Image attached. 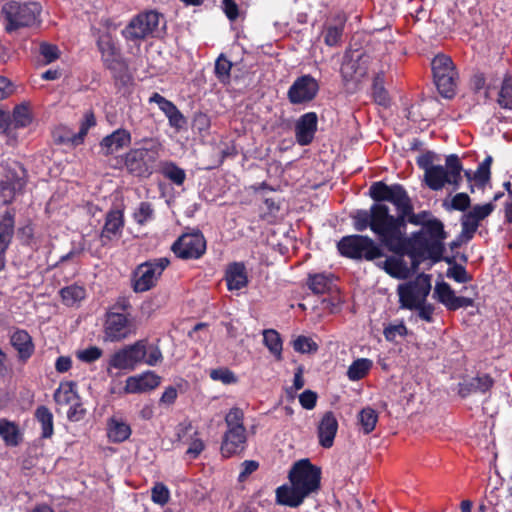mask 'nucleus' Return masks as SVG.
I'll return each mask as SVG.
<instances>
[{
  "label": "nucleus",
  "instance_id": "1",
  "mask_svg": "<svg viewBox=\"0 0 512 512\" xmlns=\"http://www.w3.org/2000/svg\"><path fill=\"white\" fill-rule=\"evenodd\" d=\"M406 216L398 213L396 216L390 214L386 204H373L370 207V214L364 213V217L357 216L356 228L363 230L367 226L377 236L378 240L389 251L398 255H405L407 251Z\"/></svg>",
  "mask_w": 512,
  "mask_h": 512
},
{
  "label": "nucleus",
  "instance_id": "2",
  "mask_svg": "<svg viewBox=\"0 0 512 512\" xmlns=\"http://www.w3.org/2000/svg\"><path fill=\"white\" fill-rule=\"evenodd\" d=\"M446 238L444 224L435 217L425 223L419 231L414 232L406 242V255L411 259L412 268L417 269L425 260H431L432 263L440 262L445 251Z\"/></svg>",
  "mask_w": 512,
  "mask_h": 512
},
{
  "label": "nucleus",
  "instance_id": "3",
  "mask_svg": "<svg viewBox=\"0 0 512 512\" xmlns=\"http://www.w3.org/2000/svg\"><path fill=\"white\" fill-rule=\"evenodd\" d=\"M291 486H281L276 490L277 501L289 507H298L304 499L320 488L321 469L309 459L294 463L290 472Z\"/></svg>",
  "mask_w": 512,
  "mask_h": 512
},
{
  "label": "nucleus",
  "instance_id": "4",
  "mask_svg": "<svg viewBox=\"0 0 512 512\" xmlns=\"http://www.w3.org/2000/svg\"><path fill=\"white\" fill-rule=\"evenodd\" d=\"M125 155V167L129 173L138 177H148L159 157L161 143L155 138H143Z\"/></svg>",
  "mask_w": 512,
  "mask_h": 512
},
{
  "label": "nucleus",
  "instance_id": "5",
  "mask_svg": "<svg viewBox=\"0 0 512 512\" xmlns=\"http://www.w3.org/2000/svg\"><path fill=\"white\" fill-rule=\"evenodd\" d=\"M463 165L456 154H450L445 159V166L430 167L424 174L426 185L434 191L441 190L446 184L453 185L457 190L462 181Z\"/></svg>",
  "mask_w": 512,
  "mask_h": 512
},
{
  "label": "nucleus",
  "instance_id": "6",
  "mask_svg": "<svg viewBox=\"0 0 512 512\" xmlns=\"http://www.w3.org/2000/svg\"><path fill=\"white\" fill-rule=\"evenodd\" d=\"M354 42L360 46L354 49V52H360L354 60V77L364 78L368 76L369 72H373L375 75L379 59L374 52L381 46L380 41L376 40L373 34L362 31L354 33Z\"/></svg>",
  "mask_w": 512,
  "mask_h": 512
},
{
  "label": "nucleus",
  "instance_id": "7",
  "mask_svg": "<svg viewBox=\"0 0 512 512\" xmlns=\"http://www.w3.org/2000/svg\"><path fill=\"white\" fill-rule=\"evenodd\" d=\"M434 83L439 94L452 99L456 95L459 75L451 57L437 54L431 62Z\"/></svg>",
  "mask_w": 512,
  "mask_h": 512
},
{
  "label": "nucleus",
  "instance_id": "8",
  "mask_svg": "<svg viewBox=\"0 0 512 512\" xmlns=\"http://www.w3.org/2000/svg\"><path fill=\"white\" fill-rule=\"evenodd\" d=\"M40 12L41 6L37 2L16 0L4 3L1 9V13L7 21L6 30L8 32L33 25L37 21Z\"/></svg>",
  "mask_w": 512,
  "mask_h": 512
},
{
  "label": "nucleus",
  "instance_id": "9",
  "mask_svg": "<svg viewBox=\"0 0 512 512\" xmlns=\"http://www.w3.org/2000/svg\"><path fill=\"white\" fill-rule=\"evenodd\" d=\"M369 196L375 201L374 204L389 202L395 206L398 213L408 215L411 212V198L402 184L373 182L369 188Z\"/></svg>",
  "mask_w": 512,
  "mask_h": 512
},
{
  "label": "nucleus",
  "instance_id": "10",
  "mask_svg": "<svg viewBox=\"0 0 512 512\" xmlns=\"http://www.w3.org/2000/svg\"><path fill=\"white\" fill-rule=\"evenodd\" d=\"M169 264L170 260L166 257L151 259L139 264L133 272V290L136 293H143L154 288Z\"/></svg>",
  "mask_w": 512,
  "mask_h": 512
},
{
  "label": "nucleus",
  "instance_id": "11",
  "mask_svg": "<svg viewBox=\"0 0 512 512\" xmlns=\"http://www.w3.org/2000/svg\"><path fill=\"white\" fill-rule=\"evenodd\" d=\"M431 291L430 275L421 273L413 281L398 286L399 303L402 309L414 310L426 302Z\"/></svg>",
  "mask_w": 512,
  "mask_h": 512
},
{
  "label": "nucleus",
  "instance_id": "12",
  "mask_svg": "<svg viewBox=\"0 0 512 512\" xmlns=\"http://www.w3.org/2000/svg\"><path fill=\"white\" fill-rule=\"evenodd\" d=\"M162 15L156 11H146L135 16L122 31L128 41L144 40L154 36L160 24Z\"/></svg>",
  "mask_w": 512,
  "mask_h": 512
},
{
  "label": "nucleus",
  "instance_id": "13",
  "mask_svg": "<svg viewBox=\"0 0 512 512\" xmlns=\"http://www.w3.org/2000/svg\"><path fill=\"white\" fill-rule=\"evenodd\" d=\"M145 356L144 341L139 340L115 352L109 360V366L120 370L132 371L136 368L137 364L143 362Z\"/></svg>",
  "mask_w": 512,
  "mask_h": 512
},
{
  "label": "nucleus",
  "instance_id": "14",
  "mask_svg": "<svg viewBox=\"0 0 512 512\" xmlns=\"http://www.w3.org/2000/svg\"><path fill=\"white\" fill-rule=\"evenodd\" d=\"M495 207L493 202H489L483 205H474L470 211L465 212L460 218V238H463L464 241L472 240L481 221L487 218L495 210Z\"/></svg>",
  "mask_w": 512,
  "mask_h": 512
},
{
  "label": "nucleus",
  "instance_id": "15",
  "mask_svg": "<svg viewBox=\"0 0 512 512\" xmlns=\"http://www.w3.org/2000/svg\"><path fill=\"white\" fill-rule=\"evenodd\" d=\"M96 125V118L93 112H87L80 124L78 133H74L66 126H58L53 131V139L57 144L78 146L83 143L90 128Z\"/></svg>",
  "mask_w": 512,
  "mask_h": 512
},
{
  "label": "nucleus",
  "instance_id": "16",
  "mask_svg": "<svg viewBox=\"0 0 512 512\" xmlns=\"http://www.w3.org/2000/svg\"><path fill=\"white\" fill-rule=\"evenodd\" d=\"M175 255L182 259L200 258L206 250V241L199 232L183 234L171 247Z\"/></svg>",
  "mask_w": 512,
  "mask_h": 512
},
{
  "label": "nucleus",
  "instance_id": "17",
  "mask_svg": "<svg viewBox=\"0 0 512 512\" xmlns=\"http://www.w3.org/2000/svg\"><path fill=\"white\" fill-rule=\"evenodd\" d=\"M319 91L318 81L311 75L298 77L290 86L287 96L292 104L312 101Z\"/></svg>",
  "mask_w": 512,
  "mask_h": 512
},
{
  "label": "nucleus",
  "instance_id": "18",
  "mask_svg": "<svg viewBox=\"0 0 512 512\" xmlns=\"http://www.w3.org/2000/svg\"><path fill=\"white\" fill-rule=\"evenodd\" d=\"M97 46L101 53L102 61L110 70H117L122 66L119 49L116 47L113 37L106 32L101 34L97 40Z\"/></svg>",
  "mask_w": 512,
  "mask_h": 512
},
{
  "label": "nucleus",
  "instance_id": "19",
  "mask_svg": "<svg viewBox=\"0 0 512 512\" xmlns=\"http://www.w3.org/2000/svg\"><path fill=\"white\" fill-rule=\"evenodd\" d=\"M124 227L123 211L119 209H111L107 212L105 223L100 234L102 245H107L110 241L118 239Z\"/></svg>",
  "mask_w": 512,
  "mask_h": 512
},
{
  "label": "nucleus",
  "instance_id": "20",
  "mask_svg": "<svg viewBox=\"0 0 512 512\" xmlns=\"http://www.w3.org/2000/svg\"><path fill=\"white\" fill-rule=\"evenodd\" d=\"M129 322L126 315L109 312L105 321V337L110 341H119L129 334Z\"/></svg>",
  "mask_w": 512,
  "mask_h": 512
},
{
  "label": "nucleus",
  "instance_id": "21",
  "mask_svg": "<svg viewBox=\"0 0 512 512\" xmlns=\"http://www.w3.org/2000/svg\"><path fill=\"white\" fill-rule=\"evenodd\" d=\"M318 117L314 112L302 115L295 124V136L297 142L306 146L309 145L317 131Z\"/></svg>",
  "mask_w": 512,
  "mask_h": 512
},
{
  "label": "nucleus",
  "instance_id": "22",
  "mask_svg": "<svg viewBox=\"0 0 512 512\" xmlns=\"http://www.w3.org/2000/svg\"><path fill=\"white\" fill-rule=\"evenodd\" d=\"M494 379L489 374H481L459 383L458 394L466 398L471 394H485L494 386Z\"/></svg>",
  "mask_w": 512,
  "mask_h": 512
},
{
  "label": "nucleus",
  "instance_id": "23",
  "mask_svg": "<svg viewBox=\"0 0 512 512\" xmlns=\"http://www.w3.org/2000/svg\"><path fill=\"white\" fill-rule=\"evenodd\" d=\"M337 429L338 422L333 412H325L317 427L319 444L324 448L332 447Z\"/></svg>",
  "mask_w": 512,
  "mask_h": 512
},
{
  "label": "nucleus",
  "instance_id": "24",
  "mask_svg": "<svg viewBox=\"0 0 512 512\" xmlns=\"http://www.w3.org/2000/svg\"><path fill=\"white\" fill-rule=\"evenodd\" d=\"M246 443V429H227L222 445L221 453L224 457H231L244 449Z\"/></svg>",
  "mask_w": 512,
  "mask_h": 512
},
{
  "label": "nucleus",
  "instance_id": "25",
  "mask_svg": "<svg viewBox=\"0 0 512 512\" xmlns=\"http://www.w3.org/2000/svg\"><path fill=\"white\" fill-rule=\"evenodd\" d=\"M161 378L152 371L139 376H131L126 380L125 391L127 393H142L155 389L160 384Z\"/></svg>",
  "mask_w": 512,
  "mask_h": 512
},
{
  "label": "nucleus",
  "instance_id": "26",
  "mask_svg": "<svg viewBox=\"0 0 512 512\" xmlns=\"http://www.w3.org/2000/svg\"><path fill=\"white\" fill-rule=\"evenodd\" d=\"M131 142V134L126 129H117L110 135H107L100 142L101 152L105 155H112Z\"/></svg>",
  "mask_w": 512,
  "mask_h": 512
},
{
  "label": "nucleus",
  "instance_id": "27",
  "mask_svg": "<svg viewBox=\"0 0 512 512\" xmlns=\"http://www.w3.org/2000/svg\"><path fill=\"white\" fill-rule=\"evenodd\" d=\"M382 256L381 248L371 238L354 235V259L374 260Z\"/></svg>",
  "mask_w": 512,
  "mask_h": 512
},
{
  "label": "nucleus",
  "instance_id": "28",
  "mask_svg": "<svg viewBox=\"0 0 512 512\" xmlns=\"http://www.w3.org/2000/svg\"><path fill=\"white\" fill-rule=\"evenodd\" d=\"M10 343L18 352V356L21 360H27L34 353L32 337L25 330H14L10 336Z\"/></svg>",
  "mask_w": 512,
  "mask_h": 512
},
{
  "label": "nucleus",
  "instance_id": "29",
  "mask_svg": "<svg viewBox=\"0 0 512 512\" xmlns=\"http://www.w3.org/2000/svg\"><path fill=\"white\" fill-rule=\"evenodd\" d=\"M225 280L229 290H240L246 287L248 284V275L245 265L241 262H234L228 265Z\"/></svg>",
  "mask_w": 512,
  "mask_h": 512
},
{
  "label": "nucleus",
  "instance_id": "30",
  "mask_svg": "<svg viewBox=\"0 0 512 512\" xmlns=\"http://www.w3.org/2000/svg\"><path fill=\"white\" fill-rule=\"evenodd\" d=\"M14 226V209H8L0 214V253H6L14 235Z\"/></svg>",
  "mask_w": 512,
  "mask_h": 512
},
{
  "label": "nucleus",
  "instance_id": "31",
  "mask_svg": "<svg viewBox=\"0 0 512 512\" xmlns=\"http://www.w3.org/2000/svg\"><path fill=\"white\" fill-rule=\"evenodd\" d=\"M335 281L336 279L331 273L309 274L307 286L315 294L332 293L336 289Z\"/></svg>",
  "mask_w": 512,
  "mask_h": 512
},
{
  "label": "nucleus",
  "instance_id": "32",
  "mask_svg": "<svg viewBox=\"0 0 512 512\" xmlns=\"http://www.w3.org/2000/svg\"><path fill=\"white\" fill-rule=\"evenodd\" d=\"M371 97L373 101L383 107H388L390 105V96L385 88V79L384 72L379 71L375 73L373 76L372 86H371Z\"/></svg>",
  "mask_w": 512,
  "mask_h": 512
},
{
  "label": "nucleus",
  "instance_id": "33",
  "mask_svg": "<svg viewBox=\"0 0 512 512\" xmlns=\"http://www.w3.org/2000/svg\"><path fill=\"white\" fill-rule=\"evenodd\" d=\"M24 186L22 179L18 177L7 176L0 184V199L3 205L12 203L16 193L21 191Z\"/></svg>",
  "mask_w": 512,
  "mask_h": 512
},
{
  "label": "nucleus",
  "instance_id": "34",
  "mask_svg": "<svg viewBox=\"0 0 512 512\" xmlns=\"http://www.w3.org/2000/svg\"><path fill=\"white\" fill-rule=\"evenodd\" d=\"M0 436L4 443L10 447L18 446L22 440L18 425L7 419H0Z\"/></svg>",
  "mask_w": 512,
  "mask_h": 512
},
{
  "label": "nucleus",
  "instance_id": "35",
  "mask_svg": "<svg viewBox=\"0 0 512 512\" xmlns=\"http://www.w3.org/2000/svg\"><path fill=\"white\" fill-rule=\"evenodd\" d=\"M54 400L58 405H69L79 400V396L75 391V383L62 382L54 393Z\"/></svg>",
  "mask_w": 512,
  "mask_h": 512
},
{
  "label": "nucleus",
  "instance_id": "36",
  "mask_svg": "<svg viewBox=\"0 0 512 512\" xmlns=\"http://www.w3.org/2000/svg\"><path fill=\"white\" fill-rule=\"evenodd\" d=\"M357 425L364 434L371 433L378 422V413L371 407L363 408L357 415Z\"/></svg>",
  "mask_w": 512,
  "mask_h": 512
},
{
  "label": "nucleus",
  "instance_id": "37",
  "mask_svg": "<svg viewBox=\"0 0 512 512\" xmlns=\"http://www.w3.org/2000/svg\"><path fill=\"white\" fill-rule=\"evenodd\" d=\"M35 418L41 424V437L51 438L54 433L52 412L46 406H39L35 411Z\"/></svg>",
  "mask_w": 512,
  "mask_h": 512
},
{
  "label": "nucleus",
  "instance_id": "38",
  "mask_svg": "<svg viewBox=\"0 0 512 512\" xmlns=\"http://www.w3.org/2000/svg\"><path fill=\"white\" fill-rule=\"evenodd\" d=\"M131 435V428L128 424L112 419L108 425V437L114 443H120Z\"/></svg>",
  "mask_w": 512,
  "mask_h": 512
},
{
  "label": "nucleus",
  "instance_id": "39",
  "mask_svg": "<svg viewBox=\"0 0 512 512\" xmlns=\"http://www.w3.org/2000/svg\"><path fill=\"white\" fill-rule=\"evenodd\" d=\"M344 18L338 16L336 19V23H328L325 27L324 31V42L328 46L337 45L342 38L343 28H344Z\"/></svg>",
  "mask_w": 512,
  "mask_h": 512
},
{
  "label": "nucleus",
  "instance_id": "40",
  "mask_svg": "<svg viewBox=\"0 0 512 512\" xmlns=\"http://www.w3.org/2000/svg\"><path fill=\"white\" fill-rule=\"evenodd\" d=\"M263 342L271 354L277 360L282 359V340L280 334L274 329H267L263 331Z\"/></svg>",
  "mask_w": 512,
  "mask_h": 512
},
{
  "label": "nucleus",
  "instance_id": "41",
  "mask_svg": "<svg viewBox=\"0 0 512 512\" xmlns=\"http://www.w3.org/2000/svg\"><path fill=\"white\" fill-rule=\"evenodd\" d=\"M497 80L498 77H494L491 75L490 81L489 83H487V77L485 76V74L481 71H476L471 76L470 86L475 93H478L482 89H485V97L488 98L489 92L492 88H495Z\"/></svg>",
  "mask_w": 512,
  "mask_h": 512
},
{
  "label": "nucleus",
  "instance_id": "42",
  "mask_svg": "<svg viewBox=\"0 0 512 512\" xmlns=\"http://www.w3.org/2000/svg\"><path fill=\"white\" fill-rule=\"evenodd\" d=\"M493 158L487 155L484 160L478 165L477 170L473 173L475 185L484 189L486 184L491 179V165Z\"/></svg>",
  "mask_w": 512,
  "mask_h": 512
},
{
  "label": "nucleus",
  "instance_id": "43",
  "mask_svg": "<svg viewBox=\"0 0 512 512\" xmlns=\"http://www.w3.org/2000/svg\"><path fill=\"white\" fill-rule=\"evenodd\" d=\"M497 103L503 109L512 110V75L505 74L498 93Z\"/></svg>",
  "mask_w": 512,
  "mask_h": 512
},
{
  "label": "nucleus",
  "instance_id": "44",
  "mask_svg": "<svg viewBox=\"0 0 512 512\" xmlns=\"http://www.w3.org/2000/svg\"><path fill=\"white\" fill-rule=\"evenodd\" d=\"M65 305L73 306L86 297V290L82 286L70 285L60 290Z\"/></svg>",
  "mask_w": 512,
  "mask_h": 512
},
{
  "label": "nucleus",
  "instance_id": "45",
  "mask_svg": "<svg viewBox=\"0 0 512 512\" xmlns=\"http://www.w3.org/2000/svg\"><path fill=\"white\" fill-rule=\"evenodd\" d=\"M12 122L15 131L19 128L27 127L32 122V114L27 104L17 105L12 113Z\"/></svg>",
  "mask_w": 512,
  "mask_h": 512
},
{
  "label": "nucleus",
  "instance_id": "46",
  "mask_svg": "<svg viewBox=\"0 0 512 512\" xmlns=\"http://www.w3.org/2000/svg\"><path fill=\"white\" fill-rule=\"evenodd\" d=\"M0 129L1 133L7 137V143L14 145L17 142V132L12 122V116L5 111H0Z\"/></svg>",
  "mask_w": 512,
  "mask_h": 512
},
{
  "label": "nucleus",
  "instance_id": "47",
  "mask_svg": "<svg viewBox=\"0 0 512 512\" xmlns=\"http://www.w3.org/2000/svg\"><path fill=\"white\" fill-rule=\"evenodd\" d=\"M163 175L176 185H182L185 181V171L173 162H166L162 168Z\"/></svg>",
  "mask_w": 512,
  "mask_h": 512
},
{
  "label": "nucleus",
  "instance_id": "48",
  "mask_svg": "<svg viewBox=\"0 0 512 512\" xmlns=\"http://www.w3.org/2000/svg\"><path fill=\"white\" fill-rule=\"evenodd\" d=\"M231 68L232 63L223 54H221L215 62L214 69L215 75L221 83H229Z\"/></svg>",
  "mask_w": 512,
  "mask_h": 512
},
{
  "label": "nucleus",
  "instance_id": "49",
  "mask_svg": "<svg viewBox=\"0 0 512 512\" xmlns=\"http://www.w3.org/2000/svg\"><path fill=\"white\" fill-rule=\"evenodd\" d=\"M383 268L387 274L394 278L405 277L406 266L403 260L395 257H388L384 263Z\"/></svg>",
  "mask_w": 512,
  "mask_h": 512
},
{
  "label": "nucleus",
  "instance_id": "50",
  "mask_svg": "<svg viewBox=\"0 0 512 512\" xmlns=\"http://www.w3.org/2000/svg\"><path fill=\"white\" fill-rule=\"evenodd\" d=\"M143 341L146 349V356L143 361L149 366H156L161 363L163 361V355L158 345L149 344L145 339H143Z\"/></svg>",
  "mask_w": 512,
  "mask_h": 512
},
{
  "label": "nucleus",
  "instance_id": "51",
  "mask_svg": "<svg viewBox=\"0 0 512 512\" xmlns=\"http://www.w3.org/2000/svg\"><path fill=\"white\" fill-rule=\"evenodd\" d=\"M244 413L240 408L234 407L225 416L227 429H245Z\"/></svg>",
  "mask_w": 512,
  "mask_h": 512
},
{
  "label": "nucleus",
  "instance_id": "52",
  "mask_svg": "<svg viewBox=\"0 0 512 512\" xmlns=\"http://www.w3.org/2000/svg\"><path fill=\"white\" fill-rule=\"evenodd\" d=\"M434 294L437 300L448 308L455 292L448 283L441 282L436 284Z\"/></svg>",
  "mask_w": 512,
  "mask_h": 512
},
{
  "label": "nucleus",
  "instance_id": "53",
  "mask_svg": "<svg viewBox=\"0 0 512 512\" xmlns=\"http://www.w3.org/2000/svg\"><path fill=\"white\" fill-rule=\"evenodd\" d=\"M154 210L149 202H141L133 213L134 220L143 225L153 218Z\"/></svg>",
  "mask_w": 512,
  "mask_h": 512
},
{
  "label": "nucleus",
  "instance_id": "54",
  "mask_svg": "<svg viewBox=\"0 0 512 512\" xmlns=\"http://www.w3.org/2000/svg\"><path fill=\"white\" fill-rule=\"evenodd\" d=\"M293 348L299 353H315L318 350V345L310 337L298 336L293 341Z\"/></svg>",
  "mask_w": 512,
  "mask_h": 512
},
{
  "label": "nucleus",
  "instance_id": "55",
  "mask_svg": "<svg viewBox=\"0 0 512 512\" xmlns=\"http://www.w3.org/2000/svg\"><path fill=\"white\" fill-rule=\"evenodd\" d=\"M446 276L457 283H467L472 280V276L468 274L466 268L461 264H454V266L449 267Z\"/></svg>",
  "mask_w": 512,
  "mask_h": 512
},
{
  "label": "nucleus",
  "instance_id": "56",
  "mask_svg": "<svg viewBox=\"0 0 512 512\" xmlns=\"http://www.w3.org/2000/svg\"><path fill=\"white\" fill-rule=\"evenodd\" d=\"M373 366L372 360L368 358H359L354 360V381L364 378Z\"/></svg>",
  "mask_w": 512,
  "mask_h": 512
},
{
  "label": "nucleus",
  "instance_id": "57",
  "mask_svg": "<svg viewBox=\"0 0 512 512\" xmlns=\"http://www.w3.org/2000/svg\"><path fill=\"white\" fill-rule=\"evenodd\" d=\"M169 496V490L163 483H156L151 490V499L154 503L165 505Z\"/></svg>",
  "mask_w": 512,
  "mask_h": 512
},
{
  "label": "nucleus",
  "instance_id": "58",
  "mask_svg": "<svg viewBox=\"0 0 512 512\" xmlns=\"http://www.w3.org/2000/svg\"><path fill=\"white\" fill-rule=\"evenodd\" d=\"M211 379L224 384H232L237 381L235 374L227 368H218L210 371Z\"/></svg>",
  "mask_w": 512,
  "mask_h": 512
},
{
  "label": "nucleus",
  "instance_id": "59",
  "mask_svg": "<svg viewBox=\"0 0 512 512\" xmlns=\"http://www.w3.org/2000/svg\"><path fill=\"white\" fill-rule=\"evenodd\" d=\"M471 199L467 193L460 192L453 196L450 209L464 212L470 207Z\"/></svg>",
  "mask_w": 512,
  "mask_h": 512
},
{
  "label": "nucleus",
  "instance_id": "60",
  "mask_svg": "<svg viewBox=\"0 0 512 512\" xmlns=\"http://www.w3.org/2000/svg\"><path fill=\"white\" fill-rule=\"evenodd\" d=\"M340 74L344 85L349 84L352 79V56L349 49H346L343 61L340 66Z\"/></svg>",
  "mask_w": 512,
  "mask_h": 512
},
{
  "label": "nucleus",
  "instance_id": "61",
  "mask_svg": "<svg viewBox=\"0 0 512 512\" xmlns=\"http://www.w3.org/2000/svg\"><path fill=\"white\" fill-rule=\"evenodd\" d=\"M383 334L387 341L395 342L397 336L404 337L407 335V327L404 325V323L389 325L384 328Z\"/></svg>",
  "mask_w": 512,
  "mask_h": 512
},
{
  "label": "nucleus",
  "instance_id": "62",
  "mask_svg": "<svg viewBox=\"0 0 512 512\" xmlns=\"http://www.w3.org/2000/svg\"><path fill=\"white\" fill-rule=\"evenodd\" d=\"M76 356L83 362L91 363L102 356V350L96 346H91L87 349L77 351Z\"/></svg>",
  "mask_w": 512,
  "mask_h": 512
},
{
  "label": "nucleus",
  "instance_id": "63",
  "mask_svg": "<svg viewBox=\"0 0 512 512\" xmlns=\"http://www.w3.org/2000/svg\"><path fill=\"white\" fill-rule=\"evenodd\" d=\"M432 217L429 211H421L417 214L414 213L413 204L411 203V212L406 216V223L409 222L413 225H421L423 227Z\"/></svg>",
  "mask_w": 512,
  "mask_h": 512
},
{
  "label": "nucleus",
  "instance_id": "64",
  "mask_svg": "<svg viewBox=\"0 0 512 512\" xmlns=\"http://www.w3.org/2000/svg\"><path fill=\"white\" fill-rule=\"evenodd\" d=\"M40 54L45 64L55 61L59 57V50L55 45L43 43L40 45Z\"/></svg>",
  "mask_w": 512,
  "mask_h": 512
}]
</instances>
